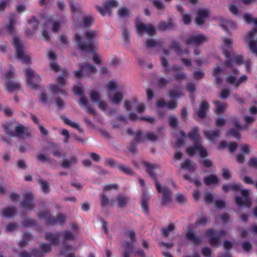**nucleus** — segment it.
Masks as SVG:
<instances>
[{
  "mask_svg": "<svg viewBox=\"0 0 257 257\" xmlns=\"http://www.w3.org/2000/svg\"><path fill=\"white\" fill-rule=\"evenodd\" d=\"M97 32L95 31H87L85 35L87 40V43L84 42L81 36L78 34L75 35V40L79 49L81 51L92 53L93 61L96 64H99L101 62L100 57L95 53L96 47L95 46V38Z\"/></svg>",
  "mask_w": 257,
  "mask_h": 257,
  "instance_id": "f257e3e1",
  "label": "nucleus"
},
{
  "mask_svg": "<svg viewBox=\"0 0 257 257\" xmlns=\"http://www.w3.org/2000/svg\"><path fill=\"white\" fill-rule=\"evenodd\" d=\"M143 164L150 176L155 181L156 188L162 196V204L164 205L170 204L171 202L172 193L168 187L165 186H162L160 182L157 180L156 171L159 170V166L157 164H150L146 162H144Z\"/></svg>",
  "mask_w": 257,
  "mask_h": 257,
  "instance_id": "f03ea898",
  "label": "nucleus"
},
{
  "mask_svg": "<svg viewBox=\"0 0 257 257\" xmlns=\"http://www.w3.org/2000/svg\"><path fill=\"white\" fill-rule=\"evenodd\" d=\"M243 18L246 24H252L254 27L246 33L244 41L249 50L257 56V18L253 17L250 14L245 13Z\"/></svg>",
  "mask_w": 257,
  "mask_h": 257,
  "instance_id": "7ed1b4c3",
  "label": "nucleus"
},
{
  "mask_svg": "<svg viewBox=\"0 0 257 257\" xmlns=\"http://www.w3.org/2000/svg\"><path fill=\"white\" fill-rule=\"evenodd\" d=\"M189 137L193 141L194 146L187 149L186 152L188 155L191 156L197 152L201 158L207 157V151L201 145V139L199 136L198 128L196 127L192 128L189 134Z\"/></svg>",
  "mask_w": 257,
  "mask_h": 257,
  "instance_id": "20e7f679",
  "label": "nucleus"
},
{
  "mask_svg": "<svg viewBox=\"0 0 257 257\" xmlns=\"http://www.w3.org/2000/svg\"><path fill=\"white\" fill-rule=\"evenodd\" d=\"M222 190L224 191H228L230 190H232L234 191H240L242 197H235V201L238 206H245L249 207L251 204V199L249 196V191L243 189L241 184L234 183L228 185H223L222 186Z\"/></svg>",
  "mask_w": 257,
  "mask_h": 257,
  "instance_id": "39448f33",
  "label": "nucleus"
},
{
  "mask_svg": "<svg viewBox=\"0 0 257 257\" xmlns=\"http://www.w3.org/2000/svg\"><path fill=\"white\" fill-rule=\"evenodd\" d=\"M12 44L16 49L17 58L23 63L29 64L31 61V56L25 53L23 44L17 36L13 37Z\"/></svg>",
  "mask_w": 257,
  "mask_h": 257,
  "instance_id": "423d86ee",
  "label": "nucleus"
},
{
  "mask_svg": "<svg viewBox=\"0 0 257 257\" xmlns=\"http://www.w3.org/2000/svg\"><path fill=\"white\" fill-rule=\"evenodd\" d=\"M106 87L109 91V100L112 103L117 104L122 100L123 94L121 91L112 92L113 90L118 87L115 81H110L106 85Z\"/></svg>",
  "mask_w": 257,
  "mask_h": 257,
  "instance_id": "0eeeda50",
  "label": "nucleus"
},
{
  "mask_svg": "<svg viewBox=\"0 0 257 257\" xmlns=\"http://www.w3.org/2000/svg\"><path fill=\"white\" fill-rule=\"evenodd\" d=\"M25 74L27 78V86L33 88H37L39 83L41 81L40 75L31 68L26 69L25 70Z\"/></svg>",
  "mask_w": 257,
  "mask_h": 257,
  "instance_id": "6e6552de",
  "label": "nucleus"
},
{
  "mask_svg": "<svg viewBox=\"0 0 257 257\" xmlns=\"http://www.w3.org/2000/svg\"><path fill=\"white\" fill-rule=\"evenodd\" d=\"M254 118L253 117L250 116H245L244 117V121L246 123V125L245 127H241L239 124V122L237 120L234 119L232 121V123L235 127V130H230L227 133V136H231L234 137L235 138L237 139H239L240 138V135L239 131L242 130H245L247 128V125L250 123H252L254 121Z\"/></svg>",
  "mask_w": 257,
  "mask_h": 257,
  "instance_id": "1a4fd4ad",
  "label": "nucleus"
},
{
  "mask_svg": "<svg viewBox=\"0 0 257 257\" xmlns=\"http://www.w3.org/2000/svg\"><path fill=\"white\" fill-rule=\"evenodd\" d=\"M67 72H64L63 76H59L57 79V81L59 84H51L49 85V88L50 90L55 93H62L64 94L66 92L65 89L64 87L66 84V79L67 78Z\"/></svg>",
  "mask_w": 257,
  "mask_h": 257,
  "instance_id": "9d476101",
  "label": "nucleus"
},
{
  "mask_svg": "<svg viewBox=\"0 0 257 257\" xmlns=\"http://www.w3.org/2000/svg\"><path fill=\"white\" fill-rule=\"evenodd\" d=\"M61 23L60 21L56 20H48L46 22H44L42 25V37L45 41H48L50 39L49 35L47 32V29L50 27H52V30L53 32H57L60 28Z\"/></svg>",
  "mask_w": 257,
  "mask_h": 257,
  "instance_id": "9b49d317",
  "label": "nucleus"
},
{
  "mask_svg": "<svg viewBox=\"0 0 257 257\" xmlns=\"http://www.w3.org/2000/svg\"><path fill=\"white\" fill-rule=\"evenodd\" d=\"M238 71L233 68V75L228 74L226 76L225 78L226 83L228 85H232L235 88H237L241 83L247 81V77L245 75H243L239 78L237 79L235 76L238 75Z\"/></svg>",
  "mask_w": 257,
  "mask_h": 257,
  "instance_id": "f8f14e48",
  "label": "nucleus"
},
{
  "mask_svg": "<svg viewBox=\"0 0 257 257\" xmlns=\"http://www.w3.org/2000/svg\"><path fill=\"white\" fill-rule=\"evenodd\" d=\"M96 71L97 69L94 66L86 63L80 65L79 70L74 71V75L78 78L84 76L90 77L91 74H95Z\"/></svg>",
  "mask_w": 257,
  "mask_h": 257,
  "instance_id": "ddd939ff",
  "label": "nucleus"
},
{
  "mask_svg": "<svg viewBox=\"0 0 257 257\" xmlns=\"http://www.w3.org/2000/svg\"><path fill=\"white\" fill-rule=\"evenodd\" d=\"M61 236L67 240H72L75 238L74 234L67 230L57 234L47 233L45 238L47 240L50 241L52 243L56 244L58 242L59 237Z\"/></svg>",
  "mask_w": 257,
  "mask_h": 257,
  "instance_id": "4468645a",
  "label": "nucleus"
},
{
  "mask_svg": "<svg viewBox=\"0 0 257 257\" xmlns=\"http://www.w3.org/2000/svg\"><path fill=\"white\" fill-rule=\"evenodd\" d=\"M137 33L142 36L146 33L149 36H152L155 33L154 27L150 24H144L141 22L137 21L135 25Z\"/></svg>",
  "mask_w": 257,
  "mask_h": 257,
  "instance_id": "2eb2a0df",
  "label": "nucleus"
},
{
  "mask_svg": "<svg viewBox=\"0 0 257 257\" xmlns=\"http://www.w3.org/2000/svg\"><path fill=\"white\" fill-rule=\"evenodd\" d=\"M234 60L231 61L229 58L226 59V62L225 66L228 67L233 68L234 64L241 65L244 64L245 66L246 70L249 71L250 69V62L249 61H244L242 55L236 54L234 56Z\"/></svg>",
  "mask_w": 257,
  "mask_h": 257,
  "instance_id": "dca6fc26",
  "label": "nucleus"
},
{
  "mask_svg": "<svg viewBox=\"0 0 257 257\" xmlns=\"http://www.w3.org/2000/svg\"><path fill=\"white\" fill-rule=\"evenodd\" d=\"M118 5L116 0H107L105 2L104 7L97 6L96 9L97 11L102 16L107 14L110 15L111 9L116 8Z\"/></svg>",
  "mask_w": 257,
  "mask_h": 257,
  "instance_id": "f3484780",
  "label": "nucleus"
},
{
  "mask_svg": "<svg viewBox=\"0 0 257 257\" xmlns=\"http://www.w3.org/2000/svg\"><path fill=\"white\" fill-rule=\"evenodd\" d=\"M208 40V38L201 34H194L190 36L186 40L188 45L198 47Z\"/></svg>",
  "mask_w": 257,
  "mask_h": 257,
  "instance_id": "a211bd4d",
  "label": "nucleus"
},
{
  "mask_svg": "<svg viewBox=\"0 0 257 257\" xmlns=\"http://www.w3.org/2000/svg\"><path fill=\"white\" fill-rule=\"evenodd\" d=\"M206 234L209 238L210 244L215 246L218 244L219 238L226 235V232L224 230H221L215 233L213 230L210 229L207 231Z\"/></svg>",
  "mask_w": 257,
  "mask_h": 257,
  "instance_id": "6ab92c4d",
  "label": "nucleus"
},
{
  "mask_svg": "<svg viewBox=\"0 0 257 257\" xmlns=\"http://www.w3.org/2000/svg\"><path fill=\"white\" fill-rule=\"evenodd\" d=\"M232 40L229 38H224L223 43L220 46V49L225 56L226 59L230 58L231 55L232 54Z\"/></svg>",
  "mask_w": 257,
  "mask_h": 257,
  "instance_id": "aec40b11",
  "label": "nucleus"
},
{
  "mask_svg": "<svg viewBox=\"0 0 257 257\" xmlns=\"http://www.w3.org/2000/svg\"><path fill=\"white\" fill-rule=\"evenodd\" d=\"M209 16V12L206 9H200L196 11L194 22L197 25H202Z\"/></svg>",
  "mask_w": 257,
  "mask_h": 257,
  "instance_id": "412c9836",
  "label": "nucleus"
},
{
  "mask_svg": "<svg viewBox=\"0 0 257 257\" xmlns=\"http://www.w3.org/2000/svg\"><path fill=\"white\" fill-rule=\"evenodd\" d=\"M124 107L128 111L132 110L133 108L139 113L143 112L145 110V105L143 103H137L135 100L131 101H125Z\"/></svg>",
  "mask_w": 257,
  "mask_h": 257,
  "instance_id": "4be33fe9",
  "label": "nucleus"
},
{
  "mask_svg": "<svg viewBox=\"0 0 257 257\" xmlns=\"http://www.w3.org/2000/svg\"><path fill=\"white\" fill-rule=\"evenodd\" d=\"M5 133L12 137L21 138L25 132L24 126L21 124L15 126V131H10L9 128L7 126H5Z\"/></svg>",
  "mask_w": 257,
  "mask_h": 257,
  "instance_id": "5701e85b",
  "label": "nucleus"
},
{
  "mask_svg": "<svg viewBox=\"0 0 257 257\" xmlns=\"http://www.w3.org/2000/svg\"><path fill=\"white\" fill-rule=\"evenodd\" d=\"M72 14V18L75 23H77L82 16V12L79 6L74 3L73 0H69Z\"/></svg>",
  "mask_w": 257,
  "mask_h": 257,
  "instance_id": "b1692460",
  "label": "nucleus"
},
{
  "mask_svg": "<svg viewBox=\"0 0 257 257\" xmlns=\"http://www.w3.org/2000/svg\"><path fill=\"white\" fill-rule=\"evenodd\" d=\"M209 108V104L206 101H203L200 105L199 108L196 110V114L197 116L201 118H203L206 117Z\"/></svg>",
  "mask_w": 257,
  "mask_h": 257,
  "instance_id": "393cba45",
  "label": "nucleus"
},
{
  "mask_svg": "<svg viewBox=\"0 0 257 257\" xmlns=\"http://www.w3.org/2000/svg\"><path fill=\"white\" fill-rule=\"evenodd\" d=\"M25 200L22 203V207L26 210H31L34 207L32 203L33 199V195L31 193L27 192L24 194Z\"/></svg>",
  "mask_w": 257,
  "mask_h": 257,
  "instance_id": "a878e982",
  "label": "nucleus"
},
{
  "mask_svg": "<svg viewBox=\"0 0 257 257\" xmlns=\"http://www.w3.org/2000/svg\"><path fill=\"white\" fill-rule=\"evenodd\" d=\"M79 104L88 113L93 114L95 113L94 109L90 106L85 97L81 96L80 99Z\"/></svg>",
  "mask_w": 257,
  "mask_h": 257,
  "instance_id": "bb28decb",
  "label": "nucleus"
},
{
  "mask_svg": "<svg viewBox=\"0 0 257 257\" xmlns=\"http://www.w3.org/2000/svg\"><path fill=\"white\" fill-rule=\"evenodd\" d=\"M220 26L226 31H228L230 29H233L235 28V24L232 21H229L220 19L219 20Z\"/></svg>",
  "mask_w": 257,
  "mask_h": 257,
  "instance_id": "cd10ccee",
  "label": "nucleus"
},
{
  "mask_svg": "<svg viewBox=\"0 0 257 257\" xmlns=\"http://www.w3.org/2000/svg\"><path fill=\"white\" fill-rule=\"evenodd\" d=\"M164 107H166L170 109H174L177 107V104L175 101L166 103L163 99L159 100L157 102V108L159 109Z\"/></svg>",
  "mask_w": 257,
  "mask_h": 257,
  "instance_id": "c85d7f7f",
  "label": "nucleus"
},
{
  "mask_svg": "<svg viewBox=\"0 0 257 257\" xmlns=\"http://www.w3.org/2000/svg\"><path fill=\"white\" fill-rule=\"evenodd\" d=\"M48 56L51 61L50 62L51 70L55 72H57L59 70V66L54 61L57 58L56 54L52 51H49L48 53Z\"/></svg>",
  "mask_w": 257,
  "mask_h": 257,
  "instance_id": "c756f323",
  "label": "nucleus"
},
{
  "mask_svg": "<svg viewBox=\"0 0 257 257\" xmlns=\"http://www.w3.org/2000/svg\"><path fill=\"white\" fill-rule=\"evenodd\" d=\"M177 10L181 14L182 20L185 25H188L191 22V16L189 13H184L181 6H177Z\"/></svg>",
  "mask_w": 257,
  "mask_h": 257,
  "instance_id": "7c9ffc66",
  "label": "nucleus"
},
{
  "mask_svg": "<svg viewBox=\"0 0 257 257\" xmlns=\"http://www.w3.org/2000/svg\"><path fill=\"white\" fill-rule=\"evenodd\" d=\"M150 199V196L147 194L146 191L144 189L143 190V196L141 199V207L143 211L147 213L148 211V201Z\"/></svg>",
  "mask_w": 257,
  "mask_h": 257,
  "instance_id": "2f4dec72",
  "label": "nucleus"
},
{
  "mask_svg": "<svg viewBox=\"0 0 257 257\" xmlns=\"http://www.w3.org/2000/svg\"><path fill=\"white\" fill-rule=\"evenodd\" d=\"M223 70L219 66H217L214 68L212 72L213 77L215 78V81L218 84H221L222 79L220 77V75L223 72Z\"/></svg>",
  "mask_w": 257,
  "mask_h": 257,
  "instance_id": "473e14b6",
  "label": "nucleus"
},
{
  "mask_svg": "<svg viewBox=\"0 0 257 257\" xmlns=\"http://www.w3.org/2000/svg\"><path fill=\"white\" fill-rule=\"evenodd\" d=\"M187 238L194 244H198L201 241L200 237L196 235L192 230H189L186 233Z\"/></svg>",
  "mask_w": 257,
  "mask_h": 257,
  "instance_id": "72a5a7b5",
  "label": "nucleus"
},
{
  "mask_svg": "<svg viewBox=\"0 0 257 257\" xmlns=\"http://www.w3.org/2000/svg\"><path fill=\"white\" fill-rule=\"evenodd\" d=\"M82 25L85 27L91 26L94 22V18L91 15H84L82 16Z\"/></svg>",
  "mask_w": 257,
  "mask_h": 257,
  "instance_id": "f704fd0d",
  "label": "nucleus"
},
{
  "mask_svg": "<svg viewBox=\"0 0 257 257\" xmlns=\"http://www.w3.org/2000/svg\"><path fill=\"white\" fill-rule=\"evenodd\" d=\"M203 133L207 139L213 141L219 136L220 131L217 130L213 131H204Z\"/></svg>",
  "mask_w": 257,
  "mask_h": 257,
  "instance_id": "c9c22d12",
  "label": "nucleus"
},
{
  "mask_svg": "<svg viewBox=\"0 0 257 257\" xmlns=\"http://www.w3.org/2000/svg\"><path fill=\"white\" fill-rule=\"evenodd\" d=\"M218 181L217 177L214 175H210L204 178V182L206 185H215Z\"/></svg>",
  "mask_w": 257,
  "mask_h": 257,
  "instance_id": "e433bc0d",
  "label": "nucleus"
},
{
  "mask_svg": "<svg viewBox=\"0 0 257 257\" xmlns=\"http://www.w3.org/2000/svg\"><path fill=\"white\" fill-rule=\"evenodd\" d=\"M226 146L227 147L229 151L232 153L234 152L237 148V144L236 143H230L227 144L225 141H222L219 145V149H223Z\"/></svg>",
  "mask_w": 257,
  "mask_h": 257,
  "instance_id": "4c0bfd02",
  "label": "nucleus"
},
{
  "mask_svg": "<svg viewBox=\"0 0 257 257\" xmlns=\"http://www.w3.org/2000/svg\"><path fill=\"white\" fill-rule=\"evenodd\" d=\"M181 167L189 171H192L196 169V165L195 163H193L189 160H186L182 163Z\"/></svg>",
  "mask_w": 257,
  "mask_h": 257,
  "instance_id": "58836bf2",
  "label": "nucleus"
},
{
  "mask_svg": "<svg viewBox=\"0 0 257 257\" xmlns=\"http://www.w3.org/2000/svg\"><path fill=\"white\" fill-rule=\"evenodd\" d=\"M20 86V84L18 82H16L12 80H8L5 87L7 90L11 91L19 88Z\"/></svg>",
  "mask_w": 257,
  "mask_h": 257,
  "instance_id": "ea45409f",
  "label": "nucleus"
},
{
  "mask_svg": "<svg viewBox=\"0 0 257 257\" xmlns=\"http://www.w3.org/2000/svg\"><path fill=\"white\" fill-rule=\"evenodd\" d=\"M117 168L119 171L126 175H132L134 174V171L127 166L119 164L117 165Z\"/></svg>",
  "mask_w": 257,
  "mask_h": 257,
  "instance_id": "a19ab883",
  "label": "nucleus"
},
{
  "mask_svg": "<svg viewBox=\"0 0 257 257\" xmlns=\"http://www.w3.org/2000/svg\"><path fill=\"white\" fill-rule=\"evenodd\" d=\"M38 23L36 19L35 18L32 19L29 22V26L30 28H32L33 30L32 32H30V30H27L26 31V33L28 36H31L32 35L33 33L35 31V30L37 29V27L38 26Z\"/></svg>",
  "mask_w": 257,
  "mask_h": 257,
  "instance_id": "79ce46f5",
  "label": "nucleus"
},
{
  "mask_svg": "<svg viewBox=\"0 0 257 257\" xmlns=\"http://www.w3.org/2000/svg\"><path fill=\"white\" fill-rule=\"evenodd\" d=\"M161 60L162 65L163 66V67L164 68V71L165 72H169L171 70L175 71L178 69V67L176 66H174L172 68L169 67L168 66V61L164 57H161Z\"/></svg>",
  "mask_w": 257,
  "mask_h": 257,
  "instance_id": "37998d69",
  "label": "nucleus"
},
{
  "mask_svg": "<svg viewBox=\"0 0 257 257\" xmlns=\"http://www.w3.org/2000/svg\"><path fill=\"white\" fill-rule=\"evenodd\" d=\"M174 26H175V25L170 20H169L167 22H161L158 25V28L161 30L165 31L167 29H171Z\"/></svg>",
  "mask_w": 257,
  "mask_h": 257,
  "instance_id": "c03bdc74",
  "label": "nucleus"
},
{
  "mask_svg": "<svg viewBox=\"0 0 257 257\" xmlns=\"http://www.w3.org/2000/svg\"><path fill=\"white\" fill-rule=\"evenodd\" d=\"M117 15L120 18H126L130 16V11L126 7H123L118 10Z\"/></svg>",
  "mask_w": 257,
  "mask_h": 257,
  "instance_id": "a18cd8bd",
  "label": "nucleus"
},
{
  "mask_svg": "<svg viewBox=\"0 0 257 257\" xmlns=\"http://www.w3.org/2000/svg\"><path fill=\"white\" fill-rule=\"evenodd\" d=\"M176 146L177 147H180L182 146L184 138L185 137V134L183 131H180L179 133V135L176 134Z\"/></svg>",
  "mask_w": 257,
  "mask_h": 257,
  "instance_id": "49530a36",
  "label": "nucleus"
},
{
  "mask_svg": "<svg viewBox=\"0 0 257 257\" xmlns=\"http://www.w3.org/2000/svg\"><path fill=\"white\" fill-rule=\"evenodd\" d=\"M16 213L15 208L8 207L4 209L2 212V214L4 216L7 217H10L14 215Z\"/></svg>",
  "mask_w": 257,
  "mask_h": 257,
  "instance_id": "de8ad7c7",
  "label": "nucleus"
},
{
  "mask_svg": "<svg viewBox=\"0 0 257 257\" xmlns=\"http://www.w3.org/2000/svg\"><path fill=\"white\" fill-rule=\"evenodd\" d=\"M170 46L172 48L174 49L175 51L177 53L178 55H180L182 53H188V51L187 50L180 51L179 43L175 41H172L171 42Z\"/></svg>",
  "mask_w": 257,
  "mask_h": 257,
  "instance_id": "09e8293b",
  "label": "nucleus"
},
{
  "mask_svg": "<svg viewBox=\"0 0 257 257\" xmlns=\"http://www.w3.org/2000/svg\"><path fill=\"white\" fill-rule=\"evenodd\" d=\"M64 122L66 124H68V125L71 126V127L78 130L79 131V132H83V129L80 127V125L78 123H77L75 122L72 121V120H71L70 119H69L67 118H65L64 119Z\"/></svg>",
  "mask_w": 257,
  "mask_h": 257,
  "instance_id": "8fccbe9b",
  "label": "nucleus"
},
{
  "mask_svg": "<svg viewBox=\"0 0 257 257\" xmlns=\"http://www.w3.org/2000/svg\"><path fill=\"white\" fill-rule=\"evenodd\" d=\"M216 106V110L218 113H223L226 108V104L224 103H221L218 101L214 102Z\"/></svg>",
  "mask_w": 257,
  "mask_h": 257,
  "instance_id": "3c124183",
  "label": "nucleus"
},
{
  "mask_svg": "<svg viewBox=\"0 0 257 257\" xmlns=\"http://www.w3.org/2000/svg\"><path fill=\"white\" fill-rule=\"evenodd\" d=\"M77 162V159L75 157L71 158L70 160H65L63 162L62 166L64 168H68L72 165L76 164Z\"/></svg>",
  "mask_w": 257,
  "mask_h": 257,
  "instance_id": "603ef678",
  "label": "nucleus"
},
{
  "mask_svg": "<svg viewBox=\"0 0 257 257\" xmlns=\"http://www.w3.org/2000/svg\"><path fill=\"white\" fill-rule=\"evenodd\" d=\"M15 22V19L14 18V16L12 15V17L10 19L9 21V23L7 25L6 28L7 30L10 33H14V25Z\"/></svg>",
  "mask_w": 257,
  "mask_h": 257,
  "instance_id": "864d4df0",
  "label": "nucleus"
},
{
  "mask_svg": "<svg viewBox=\"0 0 257 257\" xmlns=\"http://www.w3.org/2000/svg\"><path fill=\"white\" fill-rule=\"evenodd\" d=\"M117 200L119 206L120 207H124L125 206V205L127 202L128 198L126 196L120 195L117 197Z\"/></svg>",
  "mask_w": 257,
  "mask_h": 257,
  "instance_id": "5fc2aeb1",
  "label": "nucleus"
},
{
  "mask_svg": "<svg viewBox=\"0 0 257 257\" xmlns=\"http://www.w3.org/2000/svg\"><path fill=\"white\" fill-rule=\"evenodd\" d=\"M145 138L149 141L154 142L156 141L158 138V136L154 132H148L145 135Z\"/></svg>",
  "mask_w": 257,
  "mask_h": 257,
  "instance_id": "6e6d98bb",
  "label": "nucleus"
},
{
  "mask_svg": "<svg viewBox=\"0 0 257 257\" xmlns=\"http://www.w3.org/2000/svg\"><path fill=\"white\" fill-rule=\"evenodd\" d=\"M174 225L173 224H170L166 228H163L161 230L162 234L165 236H167L170 232L174 229Z\"/></svg>",
  "mask_w": 257,
  "mask_h": 257,
  "instance_id": "4d7b16f0",
  "label": "nucleus"
},
{
  "mask_svg": "<svg viewBox=\"0 0 257 257\" xmlns=\"http://www.w3.org/2000/svg\"><path fill=\"white\" fill-rule=\"evenodd\" d=\"M90 99L92 101L96 103L101 101L100 94L96 91H93L91 92L90 95Z\"/></svg>",
  "mask_w": 257,
  "mask_h": 257,
  "instance_id": "13d9d810",
  "label": "nucleus"
},
{
  "mask_svg": "<svg viewBox=\"0 0 257 257\" xmlns=\"http://www.w3.org/2000/svg\"><path fill=\"white\" fill-rule=\"evenodd\" d=\"M152 4L153 6L159 10H163L165 9V6L162 0H153Z\"/></svg>",
  "mask_w": 257,
  "mask_h": 257,
  "instance_id": "bf43d9fd",
  "label": "nucleus"
},
{
  "mask_svg": "<svg viewBox=\"0 0 257 257\" xmlns=\"http://www.w3.org/2000/svg\"><path fill=\"white\" fill-rule=\"evenodd\" d=\"M119 163L116 162L113 159L108 158L106 159L104 162L105 166H109L110 167H116L117 165H119Z\"/></svg>",
  "mask_w": 257,
  "mask_h": 257,
  "instance_id": "052dcab7",
  "label": "nucleus"
},
{
  "mask_svg": "<svg viewBox=\"0 0 257 257\" xmlns=\"http://www.w3.org/2000/svg\"><path fill=\"white\" fill-rule=\"evenodd\" d=\"M168 95L171 98L175 99L181 96L182 93L178 90H171L169 91Z\"/></svg>",
  "mask_w": 257,
  "mask_h": 257,
  "instance_id": "680f3d73",
  "label": "nucleus"
},
{
  "mask_svg": "<svg viewBox=\"0 0 257 257\" xmlns=\"http://www.w3.org/2000/svg\"><path fill=\"white\" fill-rule=\"evenodd\" d=\"M101 204L102 207L107 206L110 203L109 200L107 198L104 194L100 195Z\"/></svg>",
  "mask_w": 257,
  "mask_h": 257,
  "instance_id": "e2e57ef3",
  "label": "nucleus"
},
{
  "mask_svg": "<svg viewBox=\"0 0 257 257\" xmlns=\"http://www.w3.org/2000/svg\"><path fill=\"white\" fill-rule=\"evenodd\" d=\"M39 183L41 185V188L43 190V191L47 193L49 190V184L42 180H39Z\"/></svg>",
  "mask_w": 257,
  "mask_h": 257,
  "instance_id": "0e129e2a",
  "label": "nucleus"
},
{
  "mask_svg": "<svg viewBox=\"0 0 257 257\" xmlns=\"http://www.w3.org/2000/svg\"><path fill=\"white\" fill-rule=\"evenodd\" d=\"M125 250L122 252L123 257H129V254L132 252V249L128 243L123 245Z\"/></svg>",
  "mask_w": 257,
  "mask_h": 257,
  "instance_id": "69168bd1",
  "label": "nucleus"
},
{
  "mask_svg": "<svg viewBox=\"0 0 257 257\" xmlns=\"http://www.w3.org/2000/svg\"><path fill=\"white\" fill-rule=\"evenodd\" d=\"M169 122L172 127H175L178 124V119L174 115H171L169 118Z\"/></svg>",
  "mask_w": 257,
  "mask_h": 257,
  "instance_id": "338daca9",
  "label": "nucleus"
},
{
  "mask_svg": "<svg viewBox=\"0 0 257 257\" xmlns=\"http://www.w3.org/2000/svg\"><path fill=\"white\" fill-rule=\"evenodd\" d=\"M72 248L71 247L66 246L64 248L62 253L64 254L66 257H74L73 254L70 252L72 251Z\"/></svg>",
  "mask_w": 257,
  "mask_h": 257,
  "instance_id": "774afa93",
  "label": "nucleus"
}]
</instances>
